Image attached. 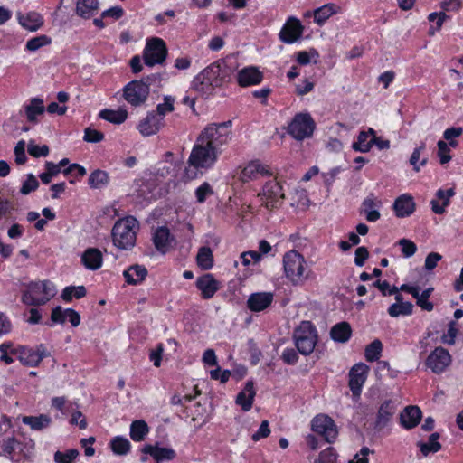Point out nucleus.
Listing matches in <instances>:
<instances>
[{
  "label": "nucleus",
  "mask_w": 463,
  "mask_h": 463,
  "mask_svg": "<svg viewBox=\"0 0 463 463\" xmlns=\"http://www.w3.org/2000/svg\"><path fill=\"white\" fill-rule=\"evenodd\" d=\"M317 338L316 329L308 321L301 322L294 333L296 347L302 354H309L313 352Z\"/></svg>",
  "instance_id": "8"
},
{
  "label": "nucleus",
  "mask_w": 463,
  "mask_h": 463,
  "mask_svg": "<svg viewBox=\"0 0 463 463\" xmlns=\"http://www.w3.org/2000/svg\"><path fill=\"white\" fill-rule=\"evenodd\" d=\"M194 194L197 202L203 203L206 201L208 196L213 194V190L208 182H203L195 189Z\"/></svg>",
  "instance_id": "58"
},
{
  "label": "nucleus",
  "mask_w": 463,
  "mask_h": 463,
  "mask_svg": "<svg viewBox=\"0 0 463 463\" xmlns=\"http://www.w3.org/2000/svg\"><path fill=\"white\" fill-rule=\"evenodd\" d=\"M81 263L90 270L99 269L103 263V256L98 248H88L81 255Z\"/></svg>",
  "instance_id": "26"
},
{
  "label": "nucleus",
  "mask_w": 463,
  "mask_h": 463,
  "mask_svg": "<svg viewBox=\"0 0 463 463\" xmlns=\"http://www.w3.org/2000/svg\"><path fill=\"white\" fill-rule=\"evenodd\" d=\"M352 329L347 322H341L335 325L330 331L332 339L335 342L345 343L349 340Z\"/></svg>",
  "instance_id": "35"
},
{
  "label": "nucleus",
  "mask_w": 463,
  "mask_h": 463,
  "mask_svg": "<svg viewBox=\"0 0 463 463\" xmlns=\"http://www.w3.org/2000/svg\"><path fill=\"white\" fill-rule=\"evenodd\" d=\"M56 294V288L48 279L23 283L21 302L29 307H40L47 304Z\"/></svg>",
  "instance_id": "3"
},
{
  "label": "nucleus",
  "mask_w": 463,
  "mask_h": 463,
  "mask_svg": "<svg viewBox=\"0 0 463 463\" xmlns=\"http://www.w3.org/2000/svg\"><path fill=\"white\" fill-rule=\"evenodd\" d=\"M196 264L203 270H209L213 266V254L207 246L199 249L196 256Z\"/></svg>",
  "instance_id": "36"
},
{
  "label": "nucleus",
  "mask_w": 463,
  "mask_h": 463,
  "mask_svg": "<svg viewBox=\"0 0 463 463\" xmlns=\"http://www.w3.org/2000/svg\"><path fill=\"white\" fill-rule=\"evenodd\" d=\"M451 363L449 353L442 348H435L428 356L426 364L435 373L444 372Z\"/></svg>",
  "instance_id": "16"
},
{
  "label": "nucleus",
  "mask_w": 463,
  "mask_h": 463,
  "mask_svg": "<svg viewBox=\"0 0 463 463\" xmlns=\"http://www.w3.org/2000/svg\"><path fill=\"white\" fill-rule=\"evenodd\" d=\"M315 128L316 123L309 113H298L291 119V137L296 140L301 141L310 138Z\"/></svg>",
  "instance_id": "12"
},
{
  "label": "nucleus",
  "mask_w": 463,
  "mask_h": 463,
  "mask_svg": "<svg viewBox=\"0 0 463 463\" xmlns=\"http://www.w3.org/2000/svg\"><path fill=\"white\" fill-rule=\"evenodd\" d=\"M86 169L77 164V163H73V164H71L69 165L68 167L64 168L62 170V174L65 175V176H73V177H76V178H80L82 176H84L86 175Z\"/></svg>",
  "instance_id": "60"
},
{
  "label": "nucleus",
  "mask_w": 463,
  "mask_h": 463,
  "mask_svg": "<svg viewBox=\"0 0 463 463\" xmlns=\"http://www.w3.org/2000/svg\"><path fill=\"white\" fill-rule=\"evenodd\" d=\"M14 156H15V163L17 165H24L27 161V156L25 154V141L20 140L17 142L15 147H14Z\"/></svg>",
  "instance_id": "62"
},
{
  "label": "nucleus",
  "mask_w": 463,
  "mask_h": 463,
  "mask_svg": "<svg viewBox=\"0 0 463 463\" xmlns=\"http://www.w3.org/2000/svg\"><path fill=\"white\" fill-rule=\"evenodd\" d=\"M234 69L226 61L220 59L203 69L194 77L192 84L194 89L202 95H212L216 88L232 81Z\"/></svg>",
  "instance_id": "1"
},
{
  "label": "nucleus",
  "mask_w": 463,
  "mask_h": 463,
  "mask_svg": "<svg viewBox=\"0 0 463 463\" xmlns=\"http://www.w3.org/2000/svg\"><path fill=\"white\" fill-rule=\"evenodd\" d=\"M340 12V7L334 4H326L313 11L314 22L317 25H323L333 14Z\"/></svg>",
  "instance_id": "32"
},
{
  "label": "nucleus",
  "mask_w": 463,
  "mask_h": 463,
  "mask_svg": "<svg viewBox=\"0 0 463 463\" xmlns=\"http://www.w3.org/2000/svg\"><path fill=\"white\" fill-rule=\"evenodd\" d=\"M311 429L315 433L323 437L327 443H333L338 435L335 421L325 414H318L312 420Z\"/></svg>",
  "instance_id": "14"
},
{
  "label": "nucleus",
  "mask_w": 463,
  "mask_h": 463,
  "mask_svg": "<svg viewBox=\"0 0 463 463\" xmlns=\"http://www.w3.org/2000/svg\"><path fill=\"white\" fill-rule=\"evenodd\" d=\"M222 152V150L213 149L197 140L188 158L189 165L184 170L185 177L193 180L197 177L199 170L213 168Z\"/></svg>",
  "instance_id": "2"
},
{
  "label": "nucleus",
  "mask_w": 463,
  "mask_h": 463,
  "mask_svg": "<svg viewBox=\"0 0 463 463\" xmlns=\"http://www.w3.org/2000/svg\"><path fill=\"white\" fill-rule=\"evenodd\" d=\"M458 335V328L456 322L452 321L449 325L448 332L443 335L442 341L447 345H454L455 339Z\"/></svg>",
  "instance_id": "64"
},
{
  "label": "nucleus",
  "mask_w": 463,
  "mask_h": 463,
  "mask_svg": "<svg viewBox=\"0 0 463 463\" xmlns=\"http://www.w3.org/2000/svg\"><path fill=\"white\" fill-rule=\"evenodd\" d=\"M421 418V411L417 406H408L400 415L402 425L406 429L414 428Z\"/></svg>",
  "instance_id": "29"
},
{
  "label": "nucleus",
  "mask_w": 463,
  "mask_h": 463,
  "mask_svg": "<svg viewBox=\"0 0 463 463\" xmlns=\"http://www.w3.org/2000/svg\"><path fill=\"white\" fill-rule=\"evenodd\" d=\"M439 439V434L435 432L430 436L428 442L418 443V447L420 448V452L424 456H427L430 453L438 452L441 448L440 443L438 441Z\"/></svg>",
  "instance_id": "43"
},
{
  "label": "nucleus",
  "mask_w": 463,
  "mask_h": 463,
  "mask_svg": "<svg viewBox=\"0 0 463 463\" xmlns=\"http://www.w3.org/2000/svg\"><path fill=\"white\" fill-rule=\"evenodd\" d=\"M305 32V26L301 21L291 16V43L298 42Z\"/></svg>",
  "instance_id": "55"
},
{
  "label": "nucleus",
  "mask_w": 463,
  "mask_h": 463,
  "mask_svg": "<svg viewBox=\"0 0 463 463\" xmlns=\"http://www.w3.org/2000/svg\"><path fill=\"white\" fill-rule=\"evenodd\" d=\"M313 272L300 253L291 250V286L302 287L312 279Z\"/></svg>",
  "instance_id": "10"
},
{
  "label": "nucleus",
  "mask_w": 463,
  "mask_h": 463,
  "mask_svg": "<svg viewBox=\"0 0 463 463\" xmlns=\"http://www.w3.org/2000/svg\"><path fill=\"white\" fill-rule=\"evenodd\" d=\"M163 126L164 121L161 117L152 110L148 111L146 116L139 121L137 129L143 137H150L156 135Z\"/></svg>",
  "instance_id": "20"
},
{
  "label": "nucleus",
  "mask_w": 463,
  "mask_h": 463,
  "mask_svg": "<svg viewBox=\"0 0 463 463\" xmlns=\"http://www.w3.org/2000/svg\"><path fill=\"white\" fill-rule=\"evenodd\" d=\"M74 405L65 396H56L51 400V407L61 411L64 416L69 415L74 410Z\"/></svg>",
  "instance_id": "42"
},
{
  "label": "nucleus",
  "mask_w": 463,
  "mask_h": 463,
  "mask_svg": "<svg viewBox=\"0 0 463 463\" xmlns=\"http://www.w3.org/2000/svg\"><path fill=\"white\" fill-rule=\"evenodd\" d=\"M398 244L400 245L402 253L405 258L413 256L417 250L416 244L411 240L401 239L398 241Z\"/></svg>",
  "instance_id": "59"
},
{
  "label": "nucleus",
  "mask_w": 463,
  "mask_h": 463,
  "mask_svg": "<svg viewBox=\"0 0 463 463\" xmlns=\"http://www.w3.org/2000/svg\"><path fill=\"white\" fill-rule=\"evenodd\" d=\"M425 149V143H421L418 147H416L411 153L409 162L412 166L413 171L419 173L420 171V167L424 166L427 164L428 159L426 157L420 159V156Z\"/></svg>",
  "instance_id": "45"
},
{
  "label": "nucleus",
  "mask_w": 463,
  "mask_h": 463,
  "mask_svg": "<svg viewBox=\"0 0 463 463\" xmlns=\"http://www.w3.org/2000/svg\"><path fill=\"white\" fill-rule=\"evenodd\" d=\"M382 351V342L378 339H375L365 347L364 357L368 362L376 361L380 358Z\"/></svg>",
  "instance_id": "46"
},
{
  "label": "nucleus",
  "mask_w": 463,
  "mask_h": 463,
  "mask_svg": "<svg viewBox=\"0 0 463 463\" xmlns=\"http://www.w3.org/2000/svg\"><path fill=\"white\" fill-rule=\"evenodd\" d=\"M87 294L84 286H67L62 289L61 298L64 302L70 303L73 298L80 299Z\"/></svg>",
  "instance_id": "41"
},
{
  "label": "nucleus",
  "mask_w": 463,
  "mask_h": 463,
  "mask_svg": "<svg viewBox=\"0 0 463 463\" xmlns=\"http://www.w3.org/2000/svg\"><path fill=\"white\" fill-rule=\"evenodd\" d=\"M52 43L51 37L45 34L37 35L29 39L25 44V50L29 52H35L40 48L49 45Z\"/></svg>",
  "instance_id": "47"
},
{
  "label": "nucleus",
  "mask_w": 463,
  "mask_h": 463,
  "mask_svg": "<svg viewBox=\"0 0 463 463\" xmlns=\"http://www.w3.org/2000/svg\"><path fill=\"white\" fill-rule=\"evenodd\" d=\"M255 395L254 383L248 381L244 388L237 394L235 402L241 406L243 411H249L252 408Z\"/></svg>",
  "instance_id": "25"
},
{
  "label": "nucleus",
  "mask_w": 463,
  "mask_h": 463,
  "mask_svg": "<svg viewBox=\"0 0 463 463\" xmlns=\"http://www.w3.org/2000/svg\"><path fill=\"white\" fill-rule=\"evenodd\" d=\"M232 125L231 120L208 125L198 137V142H202L213 149L222 150V146L232 138Z\"/></svg>",
  "instance_id": "5"
},
{
  "label": "nucleus",
  "mask_w": 463,
  "mask_h": 463,
  "mask_svg": "<svg viewBox=\"0 0 463 463\" xmlns=\"http://www.w3.org/2000/svg\"><path fill=\"white\" fill-rule=\"evenodd\" d=\"M168 50L165 42L159 37H152L146 40L143 51L144 63L148 67L163 64L167 57Z\"/></svg>",
  "instance_id": "7"
},
{
  "label": "nucleus",
  "mask_w": 463,
  "mask_h": 463,
  "mask_svg": "<svg viewBox=\"0 0 463 463\" xmlns=\"http://www.w3.org/2000/svg\"><path fill=\"white\" fill-rule=\"evenodd\" d=\"M151 241L156 251L162 255L170 252L176 245L175 236L166 225L154 228Z\"/></svg>",
  "instance_id": "13"
},
{
  "label": "nucleus",
  "mask_w": 463,
  "mask_h": 463,
  "mask_svg": "<svg viewBox=\"0 0 463 463\" xmlns=\"http://www.w3.org/2000/svg\"><path fill=\"white\" fill-rule=\"evenodd\" d=\"M395 412V406L391 401H386L379 408L376 426L379 429L383 428L390 421Z\"/></svg>",
  "instance_id": "34"
},
{
  "label": "nucleus",
  "mask_w": 463,
  "mask_h": 463,
  "mask_svg": "<svg viewBox=\"0 0 463 463\" xmlns=\"http://www.w3.org/2000/svg\"><path fill=\"white\" fill-rule=\"evenodd\" d=\"M337 455L335 452V449L331 447H328L322 450L317 458L314 459V463H336Z\"/></svg>",
  "instance_id": "54"
},
{
  "label": "nucleus",
  "mask_w": 463,
  "mask_h": 463,
  "mask_svg": "<svg viewBox=\"0 0 463 463\" xmlns=\"http://www.w3.org/2000/svg\"><path fill=\"white\" fill-rule=\"evenodd\" d=\"M22 422L32 430L42 431L52 425V420L49 414L42 413L37 416H23Z\"/></svg>",
  "instance_id": "28"
},
{
  "label": "nucleus",
  "mask_w": 463,
  "mask_h": 463,
  "mask_svg": "<svg viewBox=\"0 0 463 463\" xmlns=\"http://www.w3.org/2000/svg\"><path fill=\"white\" fill-rule=\"evenodd\" d=\"M14 349L11 342H5L0 345V360L5 362L6 364H11L14 362V358L9 354L11 350Z\"/></svg>",
  "instance_id": "63"
},
{
  "label": "nucleus",
  "mask_w": 463,
  "mask_h": 463,
  "mask_svg": "<svg viewBox=\"0 0 463 463\" xmlns=\"http://www.w3.org/2000/svg\"><path fill=\"white\" fill-rule=\"evenodd\" d=\"M98 10V0H78L76 2V14L83 19L91 18Z\"/></svg>",
  "instance_id": "31"
},
{
  "label": "nucleus",
  "mask_w": 463,
  "mask_h": 463,
  "mask_svg": "<svg viewBox=\"0 0 463 463\" xmlns=\"http://www.w3.org/2000/svg\"><path fill=\"white\" fill-rule=\"evenodd\" d=\"M79 455L76 449H67L65 452L56 451L53 456L55 463H73Z\"/></svg>",
  "instance_id": "50"
},
{
  "label": "nucleus",
  "mask_w": 463,
  "mask_h": 463,
  "mask_svg": "<svg viewBox=\"0 0 463 463\" xmlns=\"http://www.w3.org/2000/svg\"><path fill=\"white\" fill-rule=\"evenodd\" d=\"M449 145L443 140H439L437 143L438 146V157L441 165L448 164L451 160Z\"/></svg>",
  "instance_id": "57"
},
{
  "label": "nucleus",
  "mask_w": 463,
  "mask_h": 463,
  "mask_svg": "<svg viewBox=\"0 0 463 463\" xmlns=\"http://www.w3.org/2000/svg\"><path fill=\"white\" fill-rule=\"evenodd\" d=\"M149 432L147 423L143 420H136L130 425V438L136 442L142 441Z\"/></svg>",
  "instance_id": "37"
},
{
  "label": "nucleus",
  "mask_w": 463,
  "mask_h": 463,
  "mask_svg": "<svg viewBox=\"0 0 463 463\" xmlns=\"http://www.w3.org/2000/svg\"><path fill=\"white\" fill-rule=\"evenodd\" d=\"M39 187V182L33 174H28L26 179L23 182L20 193L24 195L29 194Z\"/></svg>",
  "instance_id": "56"
},
{
  "label": "nucleus",
  "mask_w": 463,
  "mask_h": 463,
  "mask_svg": "<svg viewBox=\"0 0 463 463\" xmlns=\"http://www.w3.org/2000/svg\"><path fill=\"white\" fill-rule=\"evenodd\" d=\"M148 271L144 265L134 264L124 270L123 276L128 285H139L147 277Z\"/></svg>",
  "instance_id": "27"
},
{
  "label": "nucleus",
  "mask_w": 463,
  "mask_h": 463,
  "mask_svg": "<svg viewBox=\"0 0 463 463\" xmlns=\"http://www.w3.org/2000/svg\"><path fill=\"white\" fill-rule=\"evenodd\" d=\"M19 444L20 442L14 436L3 439L0 441V448L2 449L0 455L5 456L14 463H20L22 460L29 461L32 456V452L34 449V443L31 440V444H26L23 449H20L18 455H16L14 452L16 446Z\"/></svg>",
  "instance_id": "11"
},
{
  "label": "nucleus",
  "mask_w": 463,
  "mask_h": 463,
  "mask_svg": "<svg viewBox=\"0 0 463 463\" xmlns=\"http://www.w3.org/2000/svg\"><path fill=\"white\" fill-rule=\"evenodd\" d=\"M109 177L106 171L96 169L89 176L88 184L92 189L99 188L109 184Z\"/></svg>",
  "instance_id": "44"
},
{
  "label": "nucleus",
  "mask_w": 463,
  "mask_h": 463,
  "mask_svg": "<svg viewBox=\"0 0 463 463\" xmlns=\"http://www.w3.org/2000/svg\"><path fill=\"white\" fill-rule=\"evenodd\" d=\"M373 137H368V133L361 132L358 136L357 142L353 144V148L356 151L366 153L370 151L373 146Z\"/></svg>",
  "instance_id": "51"
},
{
  "label": "nucleus",
  "mask_w": 463,
  "mask_h": 463,
  "mask_svg": "<svg viewBox=\"0 0 463 463\" xmlns=\"http://www.w3.org/2000/svg\"><path fill=\"white\" fill-rule=\"evenodd\" d=\"M67 319L66 308L63 309L61 306H57L52 308L51 312L50 321L46 322L45 325L49 327H52L57 324H64Z\"/></svg>",
  "instance_id": "49"
},
{
  "label": "nucleus",
  "mask_w": 463,
  "mask_h": 463,
  "mask_svg": "<svg viewBox=\"0 0 463 463\" xmlns=\"http://www.w3.org/2000/svg\"><path fill=\"white\" fill-rule=\"evenodd\" d=\"M83 139L89 143H99L104 139V134L101 131L87 128L84 130Z\"/></svg>",
  "instance_id": "61"
},
{
  "label": "nucleus",
  "mask_w": 463,
  "mask_h": 463,
  "mask_svg": "<svg viewBox=\"0 0 463 463\" xmlns=\"http://www.w3.org/2000/svg\"><path fill=\"white\" fill-rule=\"evenodd\" d=\"M109 447L115 455L124 456L130 451L131 444L127 438L122 436H116L111 439Z\"/></svg>",
  "instance_id": "38"
},
{
  "label": "nucleus",
  "mask_w": 463,
  "mask_h": 463,
  "mask_svg": "<svg viewBox=\"0 0 463 463\" xmlns=\"http://www.w3.org/2000/svg\"><path fill=\"white\" fill-rule=\"evenodd\" d=\"M141 452L153 458L156 463H164L175 458L176 452L172 448L159 447L158 444H146Z\"/></svg>",
  "instance_id": "21"
},
{
  "label": "nucleus",
  "mask_w": 463,
  "mask_h": 463,
  "mask_svg": "<svg viewBox=\"0 0 463 463\" xmlns=\"http://www.w3.org/2000/svg\"><path fill=\"white\" fill-rule=\"evenodd\" d=\"M174 103H175V98H173L172 96H169V95L165 96L164 102L157 104L156 110H154V111L156 112V115L160 116L162 120L164 121V118H165V114L168 112L174 111V109H175Z\"/></svg>",
  "instance_id": "52"
},
{
  "label": "nucleus",
  "mask_w": 463,
  "mask_h": 463,
  "mask_svg": "<svg viewBox=\"0 0 463 463\" xmlns=\"http://www.w3.org/2000/svg\"><path fill=\"white\" fill-rule=\"evenodd\" d=\"M138 221L131 215L118 219L111 231L112 242L115 247L130 250L136 244Z\"/></svg>",
  "instance_id": "4"
},
{
  "label": "nucleus",
  "mask_w": 463,
  "mask_h": 463,
  "mask_svg": "<svg viewBox=\"0 0 463 463\" xmlns=\"http://www.w3.org/2000/svg\"><path fill=\"white\" fill-rule=\"evenodd\" d=\"M369 366L364 363L354 364L349 373V387L354 397H359L363 385L364 384Z\"/></svg>",
  "instance_id": "17"
},
{
  "label": "nucleus",
  "mask_w": 463,
  "mask_h": 463,
  "mask_svg": "<svg viewBox=\"0 0 463 463\" xmlns=\"http://www.w3.org/2000/svg\"><path fill=\"white\" fill-rule=\"evenodd\" d=\"M99 116L100 118L108 122L119 125L125 122L128 118V111L121 108L118 109H104L100 110Z\"/></svg>",
  "instance_id": "33"
},
{
  "label": "nucleus",
  "mask_w": 463,
  "mask_h": 463,
  "mask_svg": "<svg viewBox=\"0 0 463 463\" xmlns=\"http://www.w3.org/2000/svg\"><path fill=\"white\" fill-rule=\"evenodd\" d=\"M11 354H16L20 363L30 367H36L46 357L51 355L45 345L40 344L35 348L18 346L11 350Z\"/></svg>",
  "instance_id": "9"
},
{
  "label": "nucleus",
  "mask_w": 463,
  "mask_h": 463,
  "mask_svg": "<svg viewBox=\"0 0 463 463\" xmlns=\"http://www.w3.org/2000/svg\"><path fill=\"white\" fill-rule=\"evenodd\" d=\"M262 80V72L253 66L245 67L237 73V82L241 87L258 85Z\"/></svg>",
  "instance_id": "23"
},
{
  "label": "nucleus",
  "mask_w": 463,
  "mask_h": 463,
  "mask_svg": "<svg viewBox=\"0 0 463 463\" xmlns=\"http://www.w3.org/2000/svg\"><path fill=\"white\" fill-rule=\"evenodd\" d=\"M412 304L410 302H400L394 303L388 308V314L392 317H397L399 316H407L412 312Z\"/></svg>",
  "instance_id": "48"
},
{
  "label": "nucleus",
  "mask_w": 463,
  "mask_h": 463,
  "mask_svg": "<svg viewBox=\"0 0 463 463\" xmlns=\"http://www.w3.org/2000/svg\"><path fill=\"white\" fill-rule=\"evenodd\" d=\"M267 208L276 207L279 199L284 198L282 186L276 179H270L265 183L262 192L259 194Z\"/></svg>",
  "instance_id": "15"
},
{
  "label": "nucleus",
  "mask_w": 463,
  "mask_h": 463,
  "mask_svg": "<svg viewBox=\"0 0 463 463\" xmlns=\"http://www.w3.org/2000/svg\"><path fill=\"white\" fill-rule=\"evenodd\" d=\"M271 173L267 165H262L259 160L248 163L239 174V179L242 183L257 180L260 177L270 176Z\"/></svg>",
  "instance_id": "18"
},
{
  "label": "nucleus",
  "mask_w": 463,
  "mask_h": 463,
  "mask_svg": "<svg viewBox=\"0 0 463 463\" xmlns=\"http://www.w3.org/2000/svg\"><path fill=\"white\" fill-rule=\"evenodd\" d=\"M20 24L25 29L31 32L37 31L43 24L42 15L38 13H28L25 16L20 18Z\"/></svg>",
  "instance_id": "40"
},
{
  "label": "nucleus",
  "mask_w": 463,
  "mask_h": 463,
  "mask_svg": "<svg viewBox=\"0 0 463 463\" xmlns=\"http://www.w3.org/2000/svg\"><path fill=\"white\" fill-rule=\"evenodd\" d=\"M25 117L28 122H37V117L44 113L43 100L40 98H33L28 105L24 106Z\"/></svg>",
  "instance_id": "30"
},
{
  "label": "nucleus",
  "mask_w": 463,
  "mask_h": 463,
  "mask_svg": "<svg viewBox=\"0 0 463 463\" xmlns=\"http://www.w3.org/2000/svg\"><path fill=\"white\" fill-rule=\"evenodd\" d=\"M294 57L299 65L305 66L310 63L316 64L318 61L319 53L315 48H309L308 50L295 52Z\"/></svg>",
  "instance_id": "39"
},
{
  "label": "nucleus",
  "mask_w": 463,
  "mask_h": 463,
  "mask_svg": "<svg viewBox=\"0 0 463 463\" xmlns=\"http://www.w3.org/2000/svg\"><path fill=\"white\" fill-rule=\"evenodd\" d=\"M195 287L203 299H210L221 288V282L212 273H204L196 279Z\"/></svg>",
  "instance_id": "19"
},
{
  "label": "nucleus",
  "mask_w": 463,
  "mask_h": 463,
  "mask_svg": "<svg viewBox=\"0 0 463 463\" xmlns=\"http://www.w3.org/2000/svg\"><path fill=\"white\" fill-rule=\"evenodd\" d=\"M150 93V88L144 80H133L122 89V98L133 108L145 106Z\"/></svg>",
  "instance_id": "6"
},
{
  "label": "nucleus",
  "mask_w": 463,
  "mask_h": 463,
  "mask_svg": "<svg viewBox=\"0 0 463 463\" xmlns=\"http://www.w3.org/2000/svg\"><path fill=\"white\" fill-rule=\"evenodd\" d=\"M27 151L30 156L38 158L41 156H47L50 153V148L47 145L39 146L33 140H30L27 146Z\"/></svg>",
  "instance_id": "53"
},
{
  "label": "nucleus",
  "mask_w": 463,
  "mask_h": 463,
  "mask_svg": "<svg viewBox=\"0 0 463 463\" xmlns=\"http://www.w3.org/2000/svg\"><path fill=\"white\" fill-rule=\"evenodd\" d=\"M273 298L274 297L271 292L252 293L247 300V307L251 312H261L272 304Z\"/></svg>",
  "instance_id": "22"
},
{
  "label": "nucleus",
  "mask_w": 463,
  "mask_h": 463,
  "mask_svg": "<svg viewBox=\"0 0 463 463\" xmlns=\"http://www.w3.org/2000/svg\"><path fill=\"white\" fill-rule=\"evenodd\" d=\"M416 204L413 197L408 194H403L397 197L393 203V211L398 218L408 217L415 211Z\"/></svg>",
  "instance_id": "24"
}]
</instances>
